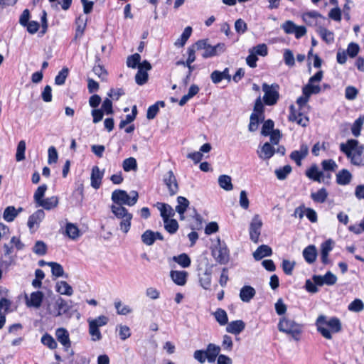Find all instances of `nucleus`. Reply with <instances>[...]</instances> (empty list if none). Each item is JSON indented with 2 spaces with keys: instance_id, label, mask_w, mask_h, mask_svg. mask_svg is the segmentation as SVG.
<instances>
[{
  "instance_id": "obj_7",
  "label": "nucleus",
  "mask_w": 364,
  "mask_h": 364,
  "mask_svg": "<svg viewBox=\"0 0 364 364\" xmlns=\"http://www.w3.org/2000/svg\"><path fill=\"white\" fill-rule=\"evenodd\" d=\"M163 182L166 186L170 196H173L178 193L179 186L173 172L170 170L163 177Z\"/></svg>"
},
{
  "instance_id": "obj_43",
  "label": "nucleus",
  "mask_w": 364,
  "mask_h": 364,
  "mask_svg": "<svg viewBox=\"0 0 364 364\" xmlns=\"http://www.w3.org/2000/svg\"><path fill=\"white\" fill-rule=\"evenodd\" d=\"M199 282L200 286L204 289H210L211 287V273L208 271H205V272L200 277Z\"/></svg>"
},
{
  "instance_id": "obj_64",
  "label": "nucleus",
  "mask_w": 364,
  "mask_h": 364,
  "mask_svg": "<svg viewBox=\"0 0 364 364\" xmlns=\"http://www.w3.org/2000/svg\"><path fill=\"white\" fill-rule=\"evenodd\" d=\"M328 17L336 21H341L342 18L341 10L339 7L336 6L330 10Z\"/></svg>"
},
{
  "instance_id": "obj_12",
  "label": "nucleus",
  "mask_w": 364,
  "mask_h": 364,
  "mask_svg": "<svg viewBox=\"0 0 364 364\" xmlns=\"http://www.w3.org/2000/svg\"><path fill=\"white\" fill-rule=\"evenodd\" d=\"M87 19L85 18L82 15H80L78 17L75 18V39L77 40L80 38L85 31L87 26Z\"/></svg>"
},
{
  "instance_id": "obj_52",
  "label": "nucleus",
  "mask_w": 364,
  "mask_h": 364,
  "mask_svg": "<svg viewBox=\"0 0 364 364\" xmlns=\"http://www.w3.org/2000/svg\"><path fill=\"white\" fill-rule=\"evenodd\" d=\"M291 166L290 165H285L275 171V174L279 180H284L287 176L291 172Z\"/></svg>"
},
{
  "instance_id": "obj_4",
  "label": "nucleus",
  "mask_w": 364,
  "mask_h": 364,
  "mask_svg": "<svg viewBox=\"0 0 364 364\" xmlns=\"http://www.w3.org/2000/svg\"><path fill=\"white\" fill-rule=\"evenodd\" d=\"M309 100V97L302 95L296 100V104L299 109L296 110L295 107L291 105L289 107V114L288 116V120L289 122H296L298 125L303 127H306L309 124V117L301 112L302 107L306 105Z\"/></svg>"
},
{
  "instance_id": "obj_23",
  "label": "nucleus",
  "mask_w": 364,
  "mask_h": 364,
  "mask_svg": "<svg viewBox=\"0 0 364 364\" xmlns=\"http://www.w3.org/2000/svg\"><path fill=\"white\" fill-rule=\"evenodd\" d=\"M57 340L65 348L70 346L69 333L65 328H59L55 331Z\"/></svg>"
},
{
  "instance_id": "obj_22",
  "label": "nucleus",
  "mask_w": 364,
  "mask_h": 364,
  "mask_svg": "<svg viewBox=\"0 0 364 364\" xmlns=\"http://www.w3.org/2000/svg\"><path fill=\"white\" fill-rule=\"evenodd\" d=\"M220 352V347L213 343H209L207 346L205 350L206 358L209 363L215 362L217 357H218Z\"/></svg>"
},
{
  "instance_id": "obj_38",
  "label": "nucleus",
  "mask_w": 364,
  "mask_h": 364,
  "mask_svg": "<svg viewBox=\"0 0 364 364\" xmlns=\"http://www.w3.org/2000/svg\"><path fill=\"white\" fill-rule=\"evenodd\" d=\"M218 183L220 188L225 191H231L233 188L231 177L228 175H221L218 178Z\"/></svg>"
},
{
  "instance_id": "obj_32",
  "label": "nucleus",
  "mask_w": 364,
  "mask_h": 364,
  "mask_svg": "<svg viewBox=\"0 0 364 364\" xmlns=\"http://www.w3.org/2000/svg\"><path fill=\"white\" fill-rule=\"evenodd\" d=\"M56 291L67 296H71L73 293L72 287L65 281H60L56 284Z\"/></svg>"
},
{
  "instance_id": "obj_49",
  "label": "nucleus",
  "mask_w": 364,
  "mask_h": 364,
  "mask_svg": "<svg viewBox=\"0 0 364 364\" xmlns=\"http://www.w3.org/2000/svg\"><path fill=\"white\" fill-rule=\"evenodd\" d=\"M262 122L263 124L262 127L261 134L263 136H267L274 130V122L272 119H270L264 120Z\"/></svg>"
},
{
  "instance_id": "obj_51",
  "label": "nucleus",
  "mask_w": 364,
  "mask_h": 364,
  "mask_svg": "<svg viewBox=\"0 0 364 364\" xmlns=\"http://www.w3.org/2000/svg\"><path fill=\"white\" fill-rule=\"evenodd\" d=\"M26 142L24 140H21L16 148V161H21L25 159L26 151Z\"/></svg>"
},
{
  "instance_id": "obj_53",
  "label": "nucleus",
  "mask_w": 364,
  "mask_h": 364,
  "mask_svg": "<svg viewBox=\"0 0 364 364\" xmlns=\"http://www.w3.org/2000/svg\"><path fill=\"white\" fill-rule=\"evenodd\" d=\"M69 74L68 68H63L55 77V84L57 85H62L65 83L66 78Z\"/></svg>"
},
{
  "instance_id": "obj_8",
  "label": "nucleus",
  "mask_w": 364,
  "mask_h": 364,
  "mask_svg": "<svg viewBox=\"0 0 364 364\" xmlns=\"http://www.w3.org/2000/svg\"><path fill=\"white\" fill-rule=\"evenodd\" d=\"M215 259L221 264H225L230 259V251L226 245L219 243L212 251Z\"/></svg>"
},
{
  "instance_id": "obj_45",
  "label": "nucleus",
  "mask_w": 364,
  "mask_h": 364,
  "mask_svg": "<svg viewBox=\"0 0 364 364\" xmlns=\"http://www.w3.org/2000/svg\"><path fill=\"white\" fill-rule=\"evenodd\" d=\"M122 167L124 171H136L137 169V163L136 159L129 157L123 161Z\"/></svg>"
},
{
  "instance_id": "obj_17",
  "label": "nucleus",
  "mask_w": 364,
  "mask_h": 364,
  "mask_svg": "<svg viewBox=\"0 0 364 364\" xmlns=\"http://www.w3.org/2000/svg\"><path fill=\"white\" fill-rule=\"evenodd\" d=\"M103 173L100 171L97 166H95L92 168L91 173V186L95 189H98L102 184Z\"/></svg>"
},
{
  "instance_id": "obj_47",
  "label": "nucleus",
  "mask_w": 364,
  "mask_h": 364,
  "mask_svg": "<svg viewBox=\"0 0 364 364\" xmlns=\"http://www.w3.org/2000/svg\"><path fill=\"white\" fill-rule=\"evenodd\" d=\"M41 343L51 350L55 349L58 346L55 340L48 333H46L41 337Z\"/></svg>"
},
{
  "instance_id": "obj_62",
  "label": "nucleus",
  "mask_w": 364,
  "mask_h": 364,
  "mask_svg": "<svg viewBox=\"0 0 364 364\" xmlns=\"http://www.w3.org/2000/svg\"><path fill=\"white\" fill-rule=\"evenodd\" d=\"M284 60L285 64L289 67H293L295 65L294 54L291 50H285L284 53Z\"/></svg>"
},
{
  "instance_id": "obj_11",
  "label": "nucleus",
  "mask_w": 364,
  "mask_h": 364,
  "mask_svg": "<svg viewBox=\"0 0 364 364\" xmlns=\"http://www.w3.org/2000/svg\"><path fill=\"white\" fill-rule=\"evenodd\" d=\"M309 154V148L306 144H301L299 150H294L290 154V159L294 161L298 166L301 165L302 160Z\"/></svg>"
},
{
  "instance_id": "obj_36",
  "label": "nucleus",
  "mask_w": 364,
  "mask_h": 364,
  "mask_svg": "<svg viewBox=\"0 0 364 364\" xmlns=\"http://www.w3.org/2000/svg\"><path fill=\"white\" fill-rule=\"evenodd\" d=\"M213 316L220 326H225L228 323V314L226 311L221 308L217 309L213 313Z\"/></svg>"
},
{
  "instance_id": "obj_6",
  "label": "nucleus",
  "mask_w": 364,
  "mask_h": 364,
  "mask_svg": "<svg viewBox=\"0 0 364 364\" xmlns=\"http://www.w3.org/2000/svg\"><path fill=\"white\" fill-rule=\"evenodd\" d=\"M279 86L276 83L271 85H269L267 83H264L262 85V90L264 92L263 96L264 105L267 106H272L277 104L279 99Z\"/></svg>"
},
{
  "instance_id": "obj_10",
  "label": "nucleus",
  "mask_w": 364,
  "mask_h": 364,
  "mask_svg": "<svg viewBox=\"0 0 364 364\" xmlns=\"http://www.w3.org/2000/svg\"><path fill=\"white\" fill-rule=\"evenodd\" d=\"M226 50V46L224 43H218L215 46L208 43L206 50L202 54L203 58H213L223 53Z\"/></svg>"
},
{
  "instance_id": "obj_21",
  "label": "nucleus",
  "mask_w": 364,
  "mask_h": 364,
  "mask_svg": "<svg viewBox=\"0 0 364 364\" xmlns=\"http://www.w3.org/2000/svg\"><path fill=\"white\" fill-rule=\"evenodd\" d=\"M303 256L307 263H314L316 261L317 257V250L315 245H310L304 248L303 250Z\"/></svg>"
},
{
  "instance_id": "obj_61",
  "label": "nucleus",
  "mask_w": 364,
  "mask_h": 364,
  "mask_svg": "<svg viewBox=\"0 0 364 364\" xmlns=\"http://www.w3.org/2000/svg\"><path fill=\"white\" fill-rule=\"evenodd\" d=\"M360 51V47L358 43L351 42L348 45L346 53L350 58H355Z\"/></svg>"
},
{
  "instance_id": "obj_41",
  "label": "nucleus",
  "mask_w": 364,
  "mask_h": 364,
  "mask_svg": "<svg viewBox=\"0 0 364 364\" xmlns=\"http://www.w3.org/2000/svg\"><path fill=\"white\" fill-rule=\"evenodd\" d=\"M65 234L72 240L77 238L80 235V230L77 225L73 223H68L65 227Z\"/></svg>"
},
{
  "instance_id": "obj_44",
  "label": "nucleus",
  "mask_w": 364,
  "mask_h": 364,
  "mask_svg": "<svg viewBox=\"0 0 364 364\" xmlns=\"http://www.w3.org/2000/svg\"><path fill=\"white\" fill-rule=\"evenodd\" d=\"M47 265L51 267L53 276L60 277L64 275L63 267L60 264L55 262H49L47 263Z\"/></svg>"
},
{
  "instance_id": "obj_50",
  "label": "nucleus",
  "mask_w": 364,
  "mask_h": 364,
  "mask_svg": "<svg viewBox=\"0 0 364 364\" xmlns=\"http://www.w3.org/2000/svg\"><path fill=\"white\" fill-rule=\"evenodd\" d=\"M364 119L361 117L355 120L351 127V132L354 136L358 137L360 135Z\"/></svg>"
},
{
  "instance_id": "obj_35",
  "label": "nucleus",
  "mask_w": 364,
  "mask_h": 364,
  "mask_svg": "<svg viewBox=\"0 0 364 364\" xmlns=\"http://www.w3.org/2000/svg\"><path fill=\"white\" fill-rule=\"evenodd\" d=\"M275 153L274 148L269 143L266 142L262 147L259 157L264 160L269 159Z\"/></svg>"
},
{
  "instance_id": "obj_33",
  "label": "nucleus",
  "mask_w": 364,
  "mask_h": 364,
  "mask_svg": "<svg viewBox=\"0 0 364 364\" xmlns=\"http://www.w3.org/2000/svg\"><path fill=\"white\" fill-rule=\"evenodd\" d=\"M192 28L191 26H187L183 30L182 34L180 38L176 41L174 45L176 47H183L186 43L187 41L190 38L192 33Z\"/></svg>"
},
{
  "instance_id": "obj_63",
  "label": "nucleus",
  "mask_w": 364,
  "mask_h": 364,
  "mask_svg": "<svg viewBox=\"0 0 364 364\" xmlns=\"http://www.w3.org/2000/svg\"><path fill=\"white\" fill-rule=\"evenodd\" d=\"M114 306L117 310V313L120 315H127L132 311L128 306H123L121 301H115Z\"/></svg>"
},
{
  "instance_id": "obj_2",
  "label": "nucleus",
  "mask_w": 364,
  "mask_h": 364,
  "mask_svg": "<svg viewBox=\"0 0 364 364\" xmlns=\"http://www.w3.org/2000/svg\"><path fill=\"white\" fill-rule=\"evenodd\" d=\"M340 151L350 160L353 165L364 166V144H360L356 139H348L340 144Z\"/></svg>"
},
{
  "instance_id": "obj_18",
  "label": "nucleus",
  "mask_w": 364,
  "mask_h": 364,
  "mask_svg": "<svg viewBox=\"0 0 364 364\" xmlns=\"http://www.w3.org/2000/svg\"><path fill=\"white\" fill-rule=\"evenodd\" d=\"M59 203V198L58 196H53L49 198H44L38 203L36 207H42L46 210H50L58 207Z\"/></svg>"
},
{
  "instance_id": "obj_9",
  "label": "nucleus",
  "mask_w": 364,
  "mask_h": 364,
  "mask_svg": "<svg viewBox=\"0 0 364 364\" xmlns=\"http://www.w3.org/2000/svg\"><path fill=\"white\" fill-rule=\"evenodd\" d=\"M262 226V220L259 218L258 215H255L250 225L249 230L250 240L255 243L259 242Z\"/></svg>"
},
{
  "instance_id": "obj_60",
  "label": "nucleus",
  "mask_w": 364,
  "mask_h": 364,
  "mask_svg": "<svg viewBox=\"0 0 364 364\" xmlns=\"http://www.w3.org/2000/svg\"><path fill=\"white\" fill-rule=\"evenodd\" d=\"M364 309L363 302L359 299H355L348 305V310L354 312H360Z\"/></svg>"
},
{
  "instance_id": "obj_3",
  "label": "nucleus",
  "mask_w": 364,
  "mask_h": 364,
  "mask_svg": "<svg viewBox=\"0 0 364 364\" xmlns=\"http://www.w3.org/2000/svg\"><path fill=\"white\" fill-rule=\"evenodd\" d=\"M317 331L321 336L328 340L332 339V333H336L342 330V324L340 319L336 316L329 320L324 315H320L316 321Z\"/></svg>"
},
{
  "instance_id": "obj_40",
  "label": "nucleus",
  "mask_w": 364,
  "mask_h": 364,
  "mask_svg": "<svg viewBox=\"0 0 364 364\" xmlns=\"http://www.w3.org/2000/svg\"><path fill=\"white\" fill-rule=\"evenodd\" d=\"M48 189L46 184H42L38 187L33 195V199L36 203V206L44 199V196Z\"/></svg>"
},
{
  "instance_id": "obj_30",
  "label": "nucleus",
  "mask_w": 364,
  "mask_h": 364,
  "mask_svg": "<svg viewBox=\"0 0 364 364\" xmlns=\"http://www.w3.org/2000/svg\"><path fill=\"white\" fill-rule=\"evenodd\" d=\"M265 117L254 113H252L250 117V123L248 125V129L251 132H254L257 130L259 124L264 120Z\"/></svg>"
},
{
  "instance_id": "obj_46",
  "label": "nucleus",
  "mask_w": 364,
  "mask_h": 364,
  "mask_svg": "<svg viewBox=\"0 0 364 364\" xmlns=\"http://www.w3.org/2000/svg\"><path fill=\"white\" fill-rule=\"evenodd\" d=\"M58 315L68 314L70 311V306L67 301L62 298H59L56 301Z\"/></svg>"
},
{
  "instance_id": "obj_19",
  "label": "nucleus",
  "mask_w": 364,
  "mask_h": 364,
  "mask_svg": "<svg viewBox=\"0 0 364 364\" xmlns=\"http://www.w3.org/2000/svg\"><path fill=\"white\" fill-rule=\"evenodd\" d=\"M352 180V174L346 168L340 170L336 173V181L338 185L346 186L350 183Z\"/></svg>"
},
{
  "instance_id": "obj_26",
  "label": "nucleus",
  "mask_w": 364,
  "mask_h": 364,
  "mask_svg": "<svg viewBox=\"0 0 364 364\" xmlns=\"http://www.w3.org/2000/svg\"><path fill=\"white\" fill-rule=\"evenodd\" d=\"M255 289L251 286H244L240 292V298L243 302H249L255 295Z\"/></svg>"
},
{
  "instance_id": "obj_15",
  "label": "nucleus",
  "mask_w": 364,
  "mask_h": 364,
  "mask_svg": "<svg viewBox=\"0 0 364 364\" xmlns=\"http://www.w3.org/2000/svg\"><path fill=\"white\" fill-rule=\"evenodd\" d=\"M45 213L42 209H38L28 218L27 225L30 230L33 229L35 225H39L44 219Z\"/></svg>"
},
{
  "instance_id": "obj_39",
  "label": "nucleus",
  "mask_w": 364,
  "mask_h": 364,
  "mask_svg": "<svg viewBox=\"0 0 364 364\" xmlns=\"http://www.w3.org/2000/svg\"><path fill=\"white\" fill-rule=\"evenodd\" d=\"M173 259L183 268L188 267L191 263V258L186 253H181L178 256H174Z\"/></svg>"
},
{
  "instance_id": "obj_1",
  "label": "nucleus",
  "mask_w": 364,
  "mask_h": 364,
  "mask_svg": "<svg viewBox=\"0 0 364 364\" xmlns=\"http://www.w3.org/2000/svg\"><path fill=\"white\" fill-rule=\"evenodd\" d=\"M131 193L132 196H129L126 191L120 189L115 190L112 193V200L116 205H112L111 210L117 218L121 219L119 226L124 233L130 230L132 214L123 205L132 206L136 204L139 198L136 191H133Z\"/></svg>"
},
{
  "instance_id": "obj_29",
  "label": "nucleus",
  "mask_w": 364,
  "mask_h": 364,
  "mask_svg": "<svg viewBox=\"0 0 364 364\" xmlns=\"http://www.w3.org/2000/svg\"><path fill=\"white\" fill-rule=\"evenodd\" d=\"M156 205L159 210L161 216L163 219L165 215H168V218H171L175 215L176 209L173 210V208L170 205L159 202Z\"/></svg>"
},
{
  "instance_id": "obj_34",
  "label": "nucleus",
  "mask_w": 364,
  "mask_h": 364,
  "mask_svg": "<svg viewBox=\"0 0 364 364\" xmlns=\"http://www.w3.org/2000/svg\"><path fill=\"white\" fill-rule=\"evenodd\" d=\"M328 192L325 188L318 189L315 193H311V198L315 203H323L328 198Z\"/></svg>"
},
{
  "instance_id": "obj_37",
  "label": "nucleus",
  "mask_w": 364,
  "mask_h": 364,
  "mask_svg": "<svg viewBox=\"0 0 364 364\" xmlns=\"http://www.w3.org/2000/svg\"><path fill=\"white\" fill-rule=\"evenodd\" d=\"M321 90V89L319 85H314L309 82L308 84L302 88V94L310 97L313 94H318Z\"/></svg>"
},
{
  "instance_id": "obj_59",
  "label": "nucleus",
  "mask_w": 364,
  "mask_h": 364,
  "mask_svg": "<svg viewBox=\"0 0 364 364\" xmlns=\"http://www.w3.org/2000/svg\"><path fill=\"white\" fill-rule=\"evenodd\" d=\"M33 251L38 255H45L47 253V246L43 241H37L33 248Z\"/></svg>"
},
{
  "instance_id": "obj_5",
  "label": "nucleus",
  "mask_w": 364,
  "mask_h": 364,
  "mask_svg": "<svg viewBox=\"0 0 364 364\" xmlns=\"http://www.w3.org/2000/svg\"><path fill=\"white\" fill-rule=\"evenodd\" d=\"M277 327L280 332L290 335L295 341H298L301 339L303 325L296 323L294 320L282 316L279 319Z\"/></svg>"
},
{
  "instance_id": "obj_20",
  "label": "nucleus",
  "mask_w": 364,
  "mask_h": 364,
  "mask_svg": "<svg viewBox=\"0 0 364 364\" xmlns=\"http://www.w3.org/2000/svg\"><path fill=\"white\" fill-rule=\"evenodd\" d=\"M177 205L176 206V211L179 214L180 219H184V213L187 210L190 205L189 200L183 196L177 197Z\"/></svg>"
},
{
  "instance_id": "obj_57",
  "label": "nucleus",
  "mask_w": 364,
  "mask_h": 364,
  "mask_svg": "<svg viewBox=\"0 0 364 364\" xmlns=\"http://www.w3.org/2000/svg\"><path fill=\"white\" fill-rule=\"evenodd\" d=\"M148 80V73L145 72V70H141V69H139L135 75V81L136 84L139 85H143L147 82Z\"/></svg>"
},
{
  "instance_id": "obj_25",
  "label": "nucleus",
  "mask_w": 364,
  "mask_h": 364,
  "mask_svg": "<svg viewBox=\"0 0 364 364\" xmlns=\"http://www.w3.org/2000/svg\"><path fill=\"white\" fill-rule=\"evenodd\" d=\"M272 255V248L267 245H262L257 247L253 253V257L256 260H260L264 257H269Z\"/></svg>"
},
{
  "instance_id": "obj_42",
  "label": "nucleus",
  "mask_w": 364,
  "mask_h": 364,
  "mask_svg": "<svg viewBox=\"0 0 364 364\" xmlns=\"http://www.w3.org/2000/svg\"><path fill=\"white\" fill-rule=\"evenodd\" d=\"M99 328L95 322L89 321V333L92 336V340L94 341H100L102 338V334Z\"/></svg>"
},
{
  "instance_id": "obj_48",
  "label": "nucleus",
  "mask_w": 364,
  "mask_h": 364,
  "mask_svg": "<svg viewBox=\"0 0 364 364\" xmlns=\"http://www.w3.org/2000/svg\"><path fill=\"white\" fill-rule=\"evenodd\" d=\"M319 36L323 41L327 44L332 43L334 41V34L326 28H321L319 31Z\"/></svg>"
},
{
  "instance_id": "obj_55",
  "label": "nucleus",
  "mask_w": 364,
  "mask_h": 364,
  "mask_svg": "<svg viewBox=\"0 0 364 364\" xmlns=\"http://www.w3.org/2000/svg\"><path fill=\"white\" fill-rule=\"evenodd\" d=\"M265 109L264 104L262 102V100L260 97H258L255 102L254 108H253V112L254 114L263 116L265 117Z\"/></svg>"
},
{
  "instance_id": "obj_54",
  "label": "nucleus",
  "mask_w": 364,
  "mask_h": 364,
  "mask_svg": "<svg viewBox=\"0 0 364 364\" xmlns=\"http://www.w3.org/2000/svg\"><path fill=\"white\" fill-rule=\"evenodd\" d=\"M141 240L146 245H152L155 242L154 232L151 230H146L141 235Z\"/></svg>"
},
{
  "instance_id": "obj_14",
  "label": "nucleus",
  "mask_w": 364,
  "mask_h": 364,
  "mask_svg": "<svg viewBox=\"0 0 364 364\" xmlns=\"http://www.w3.org/2000/svg\"><path fill=\"white\" fill-rule=\"evenodd\" d=\"M305 174L309 179L318 183H321V178L324 177L323 172L318 170L316 164H312L306 169Z\"/></svg>"
},
{
  "instance_id": "obj_31",
  "label": "nucleus",
  "mask_w": 364,
  "mask_h": 364,
  "mask_svg": "<svg viewBox=\"0 0 364 364\" xmlns=\"http://www.w3.org/2000/svg\"><path fill=\"white\" fill-rule=\"evenodd\" d=\"M96 63L92 68L94 73L97 75L102 80H106L108 73L103 65H100V58L96 56Z\"/></svg>"
},
{
  "instance_id": "obj_28",
  "label": "nucleus",
  "mask_w": 364,
  "mask_h": 364,
  "mask_svg": "<svg viewBox=\"0 0 364 364\" xmlns=\"http://www.w3.org/2000/svg\"><path fill=\"white\" fill-rule=\"evenodd\" d=\"M43 299V294L40 291H34L31 294L30 300L27 301V305L38 308L41 306Z\"/></svg>"
},
{
  "instance_id": "obj_24",
  "label": "nucleus",
  "mask_w": 364,
  "mask_h": 364,
  "mask_svg": "<svg viewBox=\"0 0 364 364\" xmlns=\"http://www.w3.org/2000/svg\"><path fill=\"white\" fill-rule=\"evenodd\" d=\"M164 228L169 234H174L178 230L179 225L176 219L168 218V215L164 217Z\"/></svg>"
},
{
  "instance_id": "obj_27",
  "label": "nucleus",
  "mask_w": 364,
  "mask_h": 364,
  "mask_svg": "<svg viewBox=\"0 0 364 364\" xmlns=\"http://www.w3.org/2000/svg\"><path fill=\"white\" fill-rule=\"evenodd\" d=\"M21 211H22V208H19L16 210L14 206H8L4 211L3 218L6 222H12Z\"/></svg>"
},
{
  "instance_id": "obj_16",
  "label": "nucleus",
  "mask_w": 364,
  "mask_h": 364,
  "mask_svg": "<svg viewBox=\"0 0 364 364\" xmlns=\"http://www.w3.org/2000/svg\"><path fill=\"white\" fill-rule=\"evenodd\" d=\"M170 276L176 284L183 286L187 282L188 272L186 271L171 270Z\"/></svg>"
},
{
  "instance_id": "obj_58",
  "label": "nucleus",
  "mask_w": 364,
  "mask_h": 364,
  "mask_svg": "<svg viewBox=\"0 0 364 364\" xmlns=\"http://www.w3.org/2000/svg\"><path fill=\"white\" fill-rule=\"evenodd\" d=\"M322 169L324 171H335L338 168V165L333 159H325L321 161Z\"/></svg>"
},
{
  "instance_id": "obj_13",
  "label": "nucleus",
  "mask_w": 364,
  "mask_h": 364,
  "mask_svg": "<svg viewBox=\"0 0 364 364\" xmlns=\"http://www.w3.org/2000/svg\"><path fill=\"white\" fill-rule=\"evenodd\" d=\"M245 328L242 320H236L227 323L226 331L235 335L240 334Z\"/></svg>"
},
{
  "instance_id": "obj_56",
  "label": "nucleus",
  "mask_w": 364,
  "mask_h": 364,
  "mask_svg": "<svg viewBox=\"0 0 364 364\" xmlns=\"http://www.w3.org/2000/svg\"><path fill=\"white\" fill-rule=\"evenodd\" d=\"M141 60V55L139 53H134L128 56L127 59V65L129 68H136L138 67Z\"/></svg>"
}]
</instances>
